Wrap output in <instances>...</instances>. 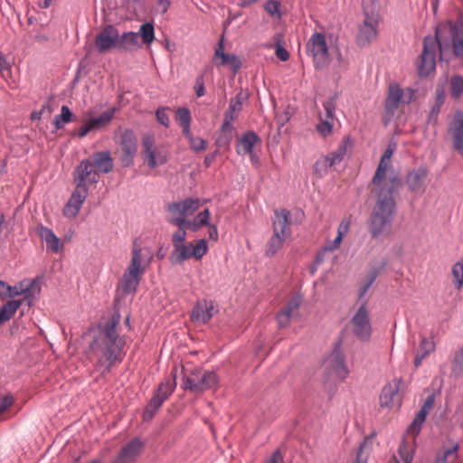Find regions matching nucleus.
I'll return each mask as SVG.
<instances>
[{
	"instance_id": "35",
	"label": "nucleus",
	"mask_w": 463,
	"mask_h": 463,
	"mask_svg": "<svg viewBox=\"0 0 463 463\" xmlns=\"http://www.w3.org/2000/svg\"><path fill=\"white\" fill-rule=\"evenodd\" d=\"M259 141L258 135L253 131H248L239 140L237 151L239 154H251L256 143Z\"/></svg>"
},
{
	"instance_id": "25",
	"label": "nucleus",
	"mask_w": 463,
	"mask_h": 463,
	"mask_svg": "<svg viewBox=\"0 0 463 463\" xmlns=\"http://www.w3.org/2000/svg\"><path fill=\"white\" fill-rule=\"evenodd\" d=\"M120 147L124 153L122 160L127 165L133 161L134 156L137 152V137L130 129H126L120 137Z\"/></svg>"
},
{
	"instance_id": "21",
	"label": "nucleus",
	"mask_w": 463,
	"mask_h": 463,
	"mask_svg": "<svg viewBox=\"0 0 463 463\" xmlns=\"http://www.w3.org/2000/svg\"><path fill=\"white\" fill-rule=\"evenodd\" d=\"M350 226L351 220L349 218H345L340 222L337 228V236L332 241L326 244L323 250L317 255L315 259L317 265H320L324 261L326 251H334L340 248L343 238L348 233Z\"/></svg>"
},
{
	"instance_id": "50",
	"label": "nucleus",
	"mask_w": 463,
	"mask_h": 463,
	"mask_svg": "<svg viewBox=\"0 0 463 463\" xmlns=\"http://www.w3.org/2000/svg\"><path fill=\"white\" fill-rule=\"evenodd\" d=\"M233 120H229L224 118L223 123L221 128V132L224 135L225 142L229 143L232 138V131L233 128Z\"/></svg>"
},
{
	"instance_id": "3",
	"label": "nucleus",
	"mask_w": 463,
	"mask_h": 463,
	"mask_svg": "<svg viewBox=\"0 0 463 463\" xmlns=\"http://www.w3.org/2000/svg\"><path fill=\"white\" fill-rule=\"evenodd\" d=\"M372 193L376 201L371 213L368 228L373 239L386 237L392 229L396 213L394 194L400 184L372 183Z\"/></svg>"
},
{
	"instance_id": "60",
	"label": "nucleus",
	"mask_w": 463,
	"mask_h": 463,
	"mask_svg": "<svg viewBox=\"0 0 463 463\" xmlns=\"http://www.w3.org/2000/svg\"><path fill=\"white\" fill-rule=\"evenodd\" d=\"M14 399L12 396H5L0 399V414H2L7 408L13 404Z\"/></svg>"
},
{
	"instance_id": "47",
	"label": "nucleus",
	"mask_w": 463,
	"mask_h": 463,
	"mask_svg": "<svg viewBox=\"0 0 463 463\" xmlns=\"http://www.w3.org/2000/svg\"><path fill=\"white\" fill-rule=\"evenodd\" d=\"M398 454L401 461H397V463H411L413 459V452L405 440L401 443Z\"/></svg>"
},
{
	"instance_id": "58",
	"label": "nucleus",
	"mask_w": 463,
	"mask_h": 463,
	"mask_svg": "<svg viewBox=\"0 0 463 463\" xmlns=\"http://www.w3.org/2000/svg\"><path fill=\"white\" fill-rule=\"evenodd\" d=\"M376 279V274H371L366 281L363 284V286L360 288L359 290V298H364L366 295L368 289L371 288V286L373 284L374 280Z\"/></svg>"
},
{
	"instance_id": "52",
	"label": "nucleus",
	"mask_w": 463,
	"mask_h": 463,
	"mask_svg": "<svg viewBox=\"0 0 463 463\" xmlns=\"http://www.w3.org/2000/svg\"><path fill=\"white\" fill-rule=\"evenodd\" d=\"M176 120L181 126L191 124V114L188 109L179 108L176 110Z\"/></svg>"
},
{
	"instance_id": "8",
	"label": "nucleus",
	"mask_w": 463,
	"mask_h": 463,
	"mask_svg": "<svg viewBox=\"0 0 463 463\" xmlns=\"http://www.w3.org/2000/svg\"><path fill=\"white\" fill-rule=\"evenodd\" d=\"M364 19L359 25L357 42L360 45L371 43L377 37L379 13L376 0H363Z\"/></svg>"
},
{
	"instance_id": "31",
	"label": "nucleus",
	"mask_w": 463,
	"mask_h": 463,
	"mask_svg": "<svg viewBox=\"0 0 463 463\" xmlns=\"http://www.w3.org/2000/svg\"><path fill=\"white\" fill-rule=\"evenodd\" d=\"M223 50L224 46L221 41L215 50L213 56L214 64L216 66L229 65L232 71L236 72L241 66V62L239 57L234 54L225 53Z\"/></svg>"
},
{
	"instance_id": "7",
	"label": "nucleus",
	"mask_w": 463,
	"mask_h": 463,
	"mask_svg": "<svg viewBox=\"0 0 463 463\" xmlns=\"http://www.w3.org/2000/svg\"><path fill=\"white\" fill-rule=\"evenodd\" d=\"M178 230L172 235L173 250L169 255L172 264H182L189 259L201 260L208 251L207 241L198 240L194 244L185 242L188 225L176 226Z\"/></svg>"
},
{
	"instance_id": "4",
	"label": "nucleus",
	"mask_w": 463,
	"mask_h": 463,
	"mask_svg": "<svg viewBox=\"0 0 463 463\" xmlns=\"http://www.w3.org/2000/svg\"><path fill=\"white\" fill-rule=\"evenodd\" d=\"M203 201L197 197H187L178 202L168 203L166 210L170 214V223L175 226L188 225V229L194 232L201 230L208 223L211 218L209 209L198 213L194 218L191 217L201 208Z\"/></svg>"
},
{
	"instance_id": "39",
	"label": "nucleus",
	"mask_w": 463,
	"mask_h": 463,
	"mask_svg": "<svg viewBox=\"0 0 463 463\" xmlns=\"http://www.w3.org/2000/svg\"><path fill=\"white\" fill-rule=\"evenodd\" d=\"M286 240V238L273 233L267 243L265 250L266 255L269 257L274 256L283 247Z\"/></svg>"
},
{
	"instance_id": "64",
	"label": "nucleus",
	"mask_w": 463,
	"mask_h": 463,
	"mask_svg": "<svg viewBox=\"0 0 463 463\" xmlns=\"http://www.w3.org/2000/svg\"><path fill=\"white\" fill-rule=\"evenodd\" d=\"M190 125L191 124H187V125H183L181 126L182 127V129H183V134L184 136L185 137V138L189 141L190 139H192V137H194L192 132H191V128H190Z\"/></svg>"
},
{
	"instance_id": "11",
	"label": "nucleus",
	"mask_w": 463,
	"mask_h": 463,
	"mask_svg": "<svg viewBox=\"0 0 463 463\" xmlns=\"http://www.w3.org/2000/svg\"><path fill=\"white\" fill-rule=\"evenodd\" d=\"M307 52L312 58L314 67L322 70L331 61L332 46L324 33H315L307 43Z\"/></svg>"
},
{
	"instance_id": "54",
	"label": "nucleus",
	"mask_w": 463,
	"mask_h": 463,
	"mask_svg": "<svg viewBox=\"0 0 463 463\" xmlns=\"http://www.w3.org/2000/svg\"><path fill=\"white\" fill-rule=\"evenodd\" d=\"M293 114V110L290 108H287L283 111H278L277 113V121L279 126H284L287 122L289 121Z\"/></svg>"
},
{
	"instance_id": "27",
	"label": "nucleus",
	"mask_w": 463,
	"mask_h": 463,
	"mask_svg": "<svg viewBox=\"0 0 463 463\" xmlns=\"http://www.w3.org/2000/svg\"><path fill=\"white\" fill-rule=\"evenodd\" d=\"M217 312L213 303L206 299L199 300L192 311V320L194 322L207 323Z\"/></svg>"
},
{
	"instance_id": "51",
	"label": "nucleus",
	"mask_w": 463,
	"mask_h": 463,
	"mask_svg": "<svg viewBox=\"0 0 463 463\" xmlns=\"http://www.w3.org/2000/svg\"><path fill=\"white\" fill-rule=\"evenodd\" d=\"M457 449L458 446H454L452 449H447L436 463H453L457 458Z\"/></svg>"
},
{
	"instance_id": "36",
	"label": "nucleus",
	"mask_w": 463,
	"mask_h": 463,
	"mask_svg": "<svg viewBox=\"0 0 463 463\" xmlns=\"http://www.w3.org/2000/svg\"><path fill=\"white\" fill-rule=\"evenodd\" d=\"M116 109H109L97 117H91L88 119L93 130L101 129L107 127L114 118Z\"/></svg>"
},
{
	"instance_id": "16",
	"label": "nucleus",
	"mask_w": 463,
	"mask_h": 463,
	"mask_svg": "<svg viewBox=\"0 0 463 463\" xmlns=\"http://www.w3.org/2000/svg\"><path fill=\"white\" fill-rule=\"evenodd\" d=\"M393 154V149L388 147L376 168L374 175L373 177L372 183H387V184H402V181L399 176L394 173L391 159Z\"/></svg>"
},
{
	"instance_id": "44",
	"label": "nucleus",
	"mask_w": 463,
	"mask_h": 463,
	"mask_svg": "<svg viewBox=\"0 0 463 463\" xmlns=\"http://www.w3.org/2000/svg\"><path fill=\"white\" fill-rule=\"evenodd\" d=\"M451 372L454 375L459 376L463 373V345L454 355L451 365Z\"/></svg>"
},
{
	"instance_id": "55",
	"label": "nucleus",
	"mask_w": 463,
	"mask_h": 463,
	"mask_svg": "<svg viewBox=\"0 0 463 463\" xmlns=\"http://www.w3.org/2000/svg\"><path fill=\"white\" fill-rule=\"evenodd\" d=\"M366 442L360 444L359 449L356 452L355 458L352 463H367L368 453L364 451Z\"/></svg>"
},
{
	"instance_id": "63",
	"label": "nucleus",
	"mask_w": 463,
	"mask_h": 463,
	"mask_svg": "<svg viewBox=\"0 0 463 463\" xmlns=\"http://www.w3.org/2000/svg\"><path fill=\"white\" fill-rule=\"evenodd\" d=\"M92 128L90 125L89 121L87 120L83 126L80 127L79 130V137H85L89 132L92 131Z\"/></svg>"
},
{
	"instance_id": "19",
	"label": "nucleus",
	"mask_w": 463,
	"mask_h": 463,
	"mask_svg": "<svg viewBox=\"0 0 463 463\" xmlns=\"http://www.w3.org/2000/svg\"><path fill=\"white\" fill-rule=\"evenodd\" d=\"M119 33L118 29L111 25H106L96 36L95 46L99 52H105L111 49L118 50Z\"/></svg>"
},
{
	"instance_id": "29",
	"label": "nucleus",
	"mask_w": 463,
	"mask_h": 463,
	"mask_svg": "<svg viewBox=\"0 0 463 463\" xmlns=\"http://www.w3.org/2000/svg\"><path fill=\"white\" fill-rule=\"evenodd\" d=\"M435 402L434 394L429 395L425 401L423 405L421 406L420 411L417 413L416 417L414 418L413 421L411 423V425L408 428V432L413 436H416L419 434L421 425L426 420L427 415L430 411V410L433 407Z\"/></svg>"
},
{
	"instance_id": "48",
	"label": "nucleus",
	"mask_w": 463,
	"mask_h": 463,
	"mask_svg": "<svg viewBox=\"0 0 463 463\" xmlns=\"http://www.w3.org/2000/svg\"><path fill=\"white\" fill-rule=\"evenodd\" d=\"M450 91L451 95L455 98H458L463 94V77L454 76L450 80Z\"/></svg>"
},
{
	"instance_id": "46",
	"label": "nucleus",
	"mask_w": 463,
	"mask_h": 463,
	"mask_svg": "<svg viewBox=\"0 0 463 463\" xmlns=\"http://www.w3.org/2000/svg\"><path fill=\"white\" fill-rule=\"evenodd\" d=\"M445 101V90L443 87H439L436 90V97L434 104L431 107L430 110V117H436L439 110L441 106L443 105Z\"/></svg>"
},
{
	"instance_id": "59",
	"label": "nucleus",
	"mask_w": 463,
	"mask_h": 463,
	"mask_svg": "<svg viewBox=\"0 0 463 463\" xmlns=\"http://www.w3.org/2000/svg\"><path fill=\"white\" fill-rule=\"evenodd\" d=\"M210 220H211V218L208 219V223L204 224L203 227L206 226L208 228V233H209L210 240L216 241H218V238H219L218 228L215 224L212 223L210 222Z\"/></svg>"
},
{
	"instance_id": "12",
	"label": "nucleus",
	"mask_w": 463,
	"mask_h": 463,
	"mask_svg": "<svg viewBox=\"0 0 463 463\" xmlns=\"http://www.w3.org/2000/svg\"><path fill=\"white\" fill-rule=\"evenodd\" d=\"M323 367L329 380L344 381L349 374L341 342L338 341L332 352L324 360Z\"/></svg>"
},
{
	"instance_id": "15",
	"label": "nucleus",
	"mask_w": 463,
	"mask_h": 463,
	"mask_svg": "<svg viewBox=\"0 0 463 463\" xmlns=\"http://www.w3.org/2000/svg\"><path fill=\"white\" fill-rule=\"evenodd\" d=\"M175 372L174 378H167L164 382H162L158 388L156 389L154 396L151 398L147 407L145 410L144 415L145 417H152L154 411L161 407L163 402L171 395V393L175 391L176 387V368L174 369Z\"/></svg>"
},
{
	"instance_id": "10",
	"label": "nucleus",
	"mask_w": 463,
	"mask_h": 463,
	"mask_svg": "<svg viewBox=\"0 0 463 463\" xmlns=\"http://www.w3.org/2000/svg\"><path fill=\"white\" fill-rule=\"evenodd\" d=\"M40 291L41 287L37 279H25L14 286L0 280V299L2 300L7 298L13 300L18 296H23L24 300L31 306Z\"/></svg>"
},
{
	"instance_id": "22",
	"label": "nucleus",
	"mask_w": 463,
	"mask_h": 463,
	"mask_svg": "<svg viewBox=\"0 0 463 463\" xmlns=\"http://www.w3.org/2000/svg\"><path fill=\"white\" fill-rule=\"evenodd\" d=\"M449 134L455 150L463 156V111H457L449 124Z\"/></svg>"
},
{
	"instance_id": "20",
	"label": "nucleus",
	"mask_w": 463,
	"mask_h": 463,
	"mask_svg": "<svg viewBox=\"0 0 463 463\" xmlns=\"http://www.w3.org/2000/svg\"><path fill=\"white\" fill-rule=\"evenodd\" d=\"M88 194L89 187H81L76 185V188L73 190L68 202L63 207V215L70 219L76 217L79 214L86 198L88 197Z\"/></svg>"
},
{
	"instance_id": "42",
	"label": "nucleus",
	"mask_w": 463,
	"mask_h": 463,
	"mask_svg": "<svg viewBox=\"0 0 463 463\" xmlns=\"http://www.w3.org/2000/svg\"><path fill=\"white\" fill-rule=\"evenodd\" d=\"M453 284L457 289L463 286V260L457 261L451 269Z\"/></svg>"
},
{
	"instance_id": "18",
	"label": "nucleus",
	"mask_w": 463,
	"mask_h": 463,
	"mask_svg": "<svg viewBox=\"0 0 463 463\" xmlns=\"http://www.w3.org/2000/svg\"><path fill=\"white\" fill-rule=\"evenodd\" d=\"M324 114L319 115V122L317 124V131L324 137L330 136L335 125V100L334 98L326 99L323 103Z\"/></svg>"
},
{
	"instance_id": "38",
	"label": "nucleus",
	"mask_w": 463,
	"mask_h": 463,
	"mask_svg": "<svg viewBox=\"0 0 463 463\" xmlns=\"http://www.w3.org/2000/svg\"><path fill=\"white\" fill-rule=\"evenodd\" d=\"M242 108V97L241 94L236 95L234 99H232L229 104V108L225 112L224 118L235 121L239 116V112Z\"/></svg>"
},
{
	"instance_id": "40",
	"label": "nucleus",
	"mask_w": 463,
	"mask_h": 463,
	"mask_svg": "<svg viewBox=\"0 0 463 463\" xmlns=\"http://www.w3.org/2000/svg\"><path fill=\"white\" fill-rule=\"evenodd\" d=\"M72 119V113L71 109L67 106H62L61 109V113L56 115L53 118V125L56 129L62 128L65 124L71 122Z\"/></svg>"
},
{
	"instance_id": "32",
	"label": "nucleus",
	"mask_w": 463,
	"mask_h": 463,
	"mask_svg": "<svg viewBox=\"0 0 463 463\" xmlns=\"http://www.w3.org/2000/svg\"><path fill=\"white\" fill-rule=\"evenodd\" d=\"M428 175L429 172L425 167H420L411 171L406 177V184L409 189L414 193H423Z\"/></svg>"
},
{
	"instance_id": "41",
	"label": "nucleus",
	"mask_w": 463,
	"mask_h": 463,
	"mask_svg": "<svg viewBox=\"0 0 463 463\" xmlns=\"http://www.w3.org/2000/svg\"><path fill=\"white\" fill-rule=\"evenodd\" d=\"M137 33L138 36L140 35L142 43L146 45H150L155 40V29L151 23L143 24Z\"/></svg>"
},
{
	"instance_id": "34",
	"label": "nucleus",
	"mask_w": 463,
	"mask_h": 463,
	"mask_svg": "<svg viewBox=\"0 0 463 463\" xmlns=\"http://www.w3.org/2000/svg\"><path fill=\"white\" fill-rule=\"evenodd\" d=\"M436 348V344L432 337H422L420 343L419 349L415 355L414 364L416 367L420 366L425 357L433 353Z\"/></svg>"
},
{
	"instance_id": "6",
	"label": "nucleus",
	"mask_w": 463,
	"mask_h": 463,
	"mask_svg": "<svg viewBox=\"0 0 463 463\" xmlns=\"http://www.w3.org/2000/svg\"><path fill=\"white\" fill-rule=\"evenodd\" d=\"M114 162L109 151L97 152L90 158L82 160L74 171V183L77 186L89 187L99 181V172L112 171Z\"/></svg>"
},
{
	"instance_id": "5",
	"label": "nucleus",
	"mask_w": 463,
	"mask_h": 463,
	"mask_svg": "<svg viewBox=\"0 0 463 463\" xmlns=\"http://www.w3.org/2000/svg\"><path fill=\"white\" fill-rule=\"evenodd\" d=\"M154 258L150 248L142 246L135 240L132 244L131 259L123 272L120 287L125 295L135 294L142 280L143 275Z\"/></svg>"
},
{
	"instance_id": "26",
	"label": "nucleus",
	"mask_w": 463,
	"mask_h": 463,
	"mask_svg": "<svg viewBox=\"0 0 463 463\" xmlns=\"http://www.w3.org/2000/svg\"><path fill=\"white\" fill-rule=\"evenodd\" d=\"M275 217L273 219V233L279 235L283 238H289L291 235L290 230V213L288 210H276Z\"/></svg>"
},
{
	"instance_id": "57",
	"label": "nucleus",
	"mask_w": 463,
	"mask_h": 463,
	"mask_svg": "<svg viewBox=\"0 0 463 463\" xmlns=\"http://www.w3.org/2000/svg\"><path fill=\"white\" fill-rule=\"evenodd\" d=\"M194 91L197 97H203L205 95V88H204V76L199 75L195 80L194 84Z\"/></svg>"
},
{
	"instance_id": "2",
	"label": "nucleus",
	"mask_w": 463,
	"mask_h": 463,
	"mask_svg": "<svg viewBox=\"0 0 463 463\" xmlns=\"http://www.w3.org/2000/svg\"><path fill=\"white\" fill-rule=\"evenodd\" d=\"M117 325V321L111 320L90 332L93 339L88 354L97 359L96 366L104 367V372H109L123 358L125 340L118 335Z\"/></svg>"
},
{
	"instance_id": "28",
	"label": "nucleus",
	"mask_w": 463,
	"mask_h": 463,
	"mask_svg": "<svg viewBox=\"0 0 463 463\" xmlns=\"http://www.w3.org/2000/svg\"><path fill=\"white\" fill-rule=\"evenodd\" d=\"M36 233L46 243L47 250L53 253H59L63 250L64 243L55 235L52 229L43 225H38L36 227Z\"/></svg>"
},
{
	"instance_id": "45",
	"label": "nucleus",
	"mask_w": 463,
	"mask_h": 463,
	"mask_svg": "<svg viewBox=\"0 0 463 463\" xmlns=\"http://www.w3.org/2000/svg\"><path fill=\"white\" fill-rule=\"evenodd\" d=\"M314 174L318 178H323L328 174L329 168H331L330 165L328 164L326 158L325 156H321L318 158L316 163L314 164Z\"/></svg>"
},
{
	"instance_id": "56",
	"label": "nucleus",
	"mask_w": 463,
	"mask_h": 463,
	"mask_svg": "<svg viewBox=\"0 0 463 463\" xmlns=\"http://www.w3.org/2000/svg\"><path fill=\"white\" fill-rule=\"evenodd\" d=\"M190 146L193 150L199 152L206 149V141L201 137H193L189 140Z\"/></svg>"
},
{
	"instance_id": "33",
	"label": "nucleus",
	"mask_w": 463,
	"mask_h": 463,
	"mask_svg": "<svg viewBox=\"0 0 463 463\" xmlns=\"http://www.w3.org/2000/svg\"><path fill=\"white\" fill-rule=\"evenodd\" d=\"M118 50L123 52H135L142 47L138 40V33L134 32H126L119 34L118 42Z\"/></svg>"
},
{
	"instance_id": "13",
	"label": "nucleus",
	"mask_w": 463,
	"mask_h": 463,
	"mask_svg": "<svg viewBox=\"0 0 463 463\" xmlns=\"http://www.w3.org/2000/svg\"><path fill=\"white\" fill-rule=\"evenodd\" d=\"M142 147L144 162L149 168L155 169L167 162L169 156L167 149L163 146L156 144L153 134L143 136Z\"/></svg>"
},
{
	"instance_id": "9",
	"label": "nucleus",
	"mask_w": 463,
	"mask_h": 463,
	"mask_svg": "<svg viewBox=\"0 0 463 463\" xmlns=\"http://www.w3.org/2000/svg\"><path fill=\"white\" fill-rule=\"evenodd\" d=\"M183 388L193 392H203L214 388L218 383L217 374L200 368H183Z\"/></svg>"
},
{
	"instance_id": "17",
	"label": "nucleus",
	"mask_w": 463,
	"mask_h": 463,
	"mask_svg": "<svg viewBox=\"0 0 463 463\" xmlns=\"http://www.w3.org/2000/svg\"><path fill=\"white\" fill-rule=\"evenodd\" d=\"M352 330L361 341H368L372 335V326L365 304H363L351 319Z\"/></svg>"
},
{
	"instance_id": "61",
	"label": "nucleus",
	"mask_w": 463,
	"mask_h": 463,
	"mask_svg": "<svg viewBox=\"0 0 463 463\" xmlns=\"http://www.w3.org/2000/svg\"><path fill=\"white\" fill-rule=\"evenodd\" d=\"M276 55L282 61H286L289 58L288 52L279 44L276 48Z\"/></svg>"
},
{
	"instance_id": "53",
	"label": "nucleus",
	"mask_w": 463,
	"mask_h": 463,
	"mask_svg": "<svg viewBox=\"0 0 463 463\" xmlns=\"http://www.w3.org/2000/svg\"><path fill=\"white\" fill-rule=\"evenodd\" d=\"M279 7L280 3L277 0H269L264 5V9L268 14L272 16L277 15L279 17L280 16Z\"/></svg>"
},
{
	"instance_id": "62",
	"label": "nucleus",
	"mask_w": 463,
	"mask_h": 463,
	"mask_svg": "<svg viewBox=\"0 0 463 463\" xmlns=\"http://www.w3.org/2000/svg\"><path fill=\"white\" fill-rule=\"evenodd\" d=\"M283 462V457L279 450H276L272 453L270 458H269L265 463H282Z\"/></svg>"
},
{
	"instance_id": "37",
	"label": "nucleus",
	"mask_w": 463,
	"mask_h": 463,
	"mask_svg": "<svg viewBox=\"0 0 463 463\" xmlns=\"http://www.w3.org/2000/svg\"><path fill=\"white\" fill-rule=\"evenodd\" d=\"M22 305V300H9L0 307V323L10 320Z\"/></svg>"
},
{
	"instance_id": "30",
	"label": "nucleus",
	"mask_w": 463,
	"mask_h": 463,
	"mask_svg": "<svg viewBox=\"0 0 463 463\" xmlns=\"http://www.w3.org/2000/svg\"><path fill=\"white\" fill-rule=\"evenodd\" d=\"M302 303L300 296L293 297L283 310L278 314L277 320L280 327H286L292 317L298 315V310Z\"/></svg>"
},
{
	"instance_id": "24",
	"label": "nucleus",
	"mask_w": 463,
	"mask_h": 463,
	"mask_svg": "<svg viewBox=\"0 0 463 463\" xmlns=\"http://www.w3.org/2000/svg\"><path fill=\"white\" fill-rule=\"evenodd\" d=\"M144 443L139 439H134L127 443L119 451L113 463H132L141 453Z\"/></svg>"
},
{
	"instance_id": "14",
	"label": "nucleus",
	"mask_w": 463,
	"mask_h": 463,
	"mask_svg": "<svg viewBox=\"0 0 463 463\" xmlns=\"http://www.w3.org/2000/svg\"><path fill=\"white\" fill-rule=\"evenodd\" d=\"M415 93L416 90L411 88L403 90L396 83L390 84L385 99L386 110L393 115L401 104H410L414 99Z\"/></svg>"
},
{
	"instance_id": "23",
	"label": "nucleus",
	"mask_w": 463,
	"mask_h": 463,
	"mask_svg": "<svg viewBox=\"0 0 463 463\" xmlns=\"http://www.w3.org/2000/svg\"><path fill=\"white\" fill-rule=\"evenodd\" d=\"M400 380H393L392 383L386 384L380 394L379 402L382 408L392 409L395 405L400 404L399 390Z\"/></svg>"
},
{
	"instance_id": "43",
	"label": "nucleus",
	"mask_w": 463,
	"mask_h": 463,
	"mask_svg": "<svg viewBox=\"0 0 463 463\" xmlns=\"http://www.w3.org/2000/svg\"><path fill=\"white\" fill-rule=\"evenodd\" d=\"M346 154L345 146H340L335 151L331 152L330 154L324 156L331 167L335 165H338L342 162Z\"/></svg>"
},
{
	"instance_id": "49",
	"label": "nucleus",
	"mask_w": 463,
	"mask_h": 463,
	"mask_svg": "<svg viewBox=\"0 0 463 463\" xmlns=\"http://www.w3.org/2000/svg\"><path fill=\"white\" fill-rule=\"evenodd\" d=\"M168 108L161 107L156 110V118L158 123L163 125L165 128H168L170 125V119L167 111Z\"/></svg>"
},
{
	"instance_id": "1",
	"label": "nucleus",
	"mask_w": 463,
	"mask_h": 463,
	"mask_svg": "<svg viewBox=\"0 0 463 463\" xmlns=\"http://www.w3.org/2000/svg\"><path fill=\"white\" fill-rule=\"evenodd\" d=\"M452 44L453 52L458 57L463 56V26L449 22L437 26L435 36H426L423 50L417 65L420 77H427L436 68V52L439 50V60L443 61L447 49Z\"/></svg>"
}]
</instances>
